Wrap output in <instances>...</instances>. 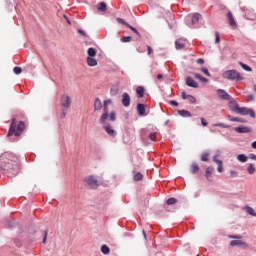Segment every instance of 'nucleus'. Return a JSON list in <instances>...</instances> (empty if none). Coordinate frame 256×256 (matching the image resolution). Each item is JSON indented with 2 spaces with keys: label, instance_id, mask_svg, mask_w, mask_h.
<instances>
[{
  "label": "nucleus",
  "instance_id": "obj_26",
  "mask_svg": "<svg viewBox=\"0 0 256 256\" xmlns=\"http://www.w3.org/2000/svg\"><path fill=\"white\" fill-rule=\"evenodd\" d=\"M119 93V87L118 86H113L110 89V95H112V97H115V95H117Z\"/></svg>",
  "mask_w": 256,
  "mask_h": 256
},
{
  "label": "nucleus",
  "instance_id": "obj_43",
  "mask_svg": "<svg viewBox=\"0 0 256 256\" xmlns=\"http://www.w3.org/2000/svg\"><path fill=\"white\" fill-rule=\"evenodd\" d=\"M186 100L189 103H195L196 99L192 96V95H188V97L186 98Z\"/></svg>",
  "mask_w": 256,
  "mask_h": 256
},
{
  "label": "nucleus",
  "instance_id": "obj_48",
  "mask_svg": "<svg viewBox=\"0 0 256 256\" xmlns=\"http://www.w3.org/2000/svg\"><path fill=\"white\" fill-rule=\"evenodd\" d=\"M215 43H219L221 41V38L219 36V32H215Z\"/></svg>",
  "mask_w": 256,
  "mask_h": 256
},
{
  "label": "nucleus",
  "instance_id": "obj_40",
  "mask_svg": "<svg viewBox=\"0 0 256 256\" xmlns=\"http://www.w3.org/2000/svg\"><path fill=\"white\" fill-rule=\"evenodd\" d=\"M200 71L204 73L207 77H211V73H209V70L205 67L201 68Z\"/></svg>",
  "mask_w": 256,
  "mask_h": 256
},
{
  "label": "nucleus",
  "instance_id": "obj_25",
  "mask_svg": "<svg viewBox=\"0 0 256 256\" xmlns=\"http://www.w3.org/2000/svg\"><path fill=\"white\" fill-rule=\"evenodd\" d=\"M101 252L104 255H109V253H111V249L109 248V246L104 244V245L101 246Z\"/></svg>",
  "mask_w": 256,
  "mask_h": 256
},
{
  "label": "nucleus",
  "instance_id": "obj_46",
  "mask_svg": "<svg viewBox=\"0 0 256 256\" xmlns=\"http://www.w3.org/2000/svg\"><path fill=\"white\" fill-rule=\"evenodd\" d=\"M109 119H110V121H115V119H116V114H115V112H111V113H110Z\"/></svg>",
  "mask_w": 256,
  "mask_h": 256
},
{
  "label": "nucleus",
  "instance_id": "obj_22",
  "mask_svg": "<svg viewBox=\"0 0 256 256\" xmlns=\"http://www.w3.org/2000/svg\"><path fill=\"white\" fill-rule=\"evenodd\" d=\"M228 119L229 121L236 122V123H246L244 119L239 117L228 116Z\"/></svg>",
  "mask_w": 256,
  "mask_h": 256
},
{
  "label": "nucleus",
  "instance_id": "obj_4",
  "mask_svg": "<svg viewBox=\"0 0 256 256\" xmlns=\"http://www.w3.org/2000/svg\"><path fill=\"white\" fill-rule=\"evenodd\" d=\"M71 103L72 99L71 96L68 94H63L60 98V107H61V113H60V119H65L67 116V111L71 109Z\"/></svg>",
  "mask_w": 256,
  "mask_h": 256
},
{
  "label": "nucleus",
  "instance_id": "obj_63",
  "mask_svg": "<svg viewBox=\"0 0 256 256\" xmlns=\"http://www.w3.org/2000/svg\"><path fill=\"white\" fill-rule=\"evenodd\" d=\"M215 127H223V124H221V123L216 124Z\"/></svg>",
  "mask_w": 256,
  "mask_h": 256
},
{
  "label": "nucleus",
  "instance_id": "obj_57",
  "mask_svg": "<svg viewBox=\"0 0 256 256\" xmlns=\"http://www.w3.org/2000/svg\"><path fill=\"white\" fill-rule=\"evenodd\" d=\"M47 234H48V232H47V230L44 232V238H43V241H42V243H46L47 242Z\"/></svg>",
  "mask_w": 256,
  "mask_h": 256
},
{
  "label": "nucleus",
  "instance_id": "obj_45",
  "mask_svg": "<svg viewBox=\"0 0 256 256\" xmlns=\"http://www.w3.org/2000/svg\"><path fill=\"white\" fill-rule=\"evenodd\" d=\"M237 175H238L237 171H235V170H231V171H230V177H231L232 179H235V177H237Z\"/></svg>",
  "mask_w": 256,
  "mask_h": 256
},
{
  "label": "nucleus",
  "instance_id": "obj_34",
  "mask_svg": "<svg viewBox=\"0 0 256 256\" xmlns=\"http://www.w3.org/2000/svg\"><path fill=\"white\" fill-rule=\"evenodd\" d=\"M247 171L249 173V175H253V173H255V166H253V164H250L247 168Z\"/></svg>",
  "mask_w": 256,
  "mask_h": 256
},
{
  "label": "nucleus",
  "instance_id": "obj_13",
  "mask_svg": "<svg viewBox=\"0 0 256 256\" xmlns=\"http://www.w3.org/2000/svg\"><path fill=\"white\" fill-rule=\"evenodd\" d=\"M199 164H197L196 162H193L190 165V173H192V175H195L196 173H199Z\"/></svg>",
  "mask_w": 256,
  "mask_h": 256
},
{
  "label": "nucleus",
  "instance_id": "obj_7",
  "mask_svg": "<svg viewBox=\"0 0 256 256\" xmlns=\"http://www.w3.org/2000/svg\"><path fill=\"white\" fill-rule=\"evenodd\" d=\"M216 94L219 97V99H222L223 101H231V96L223 89H218L216 91Z\"/></svg>",
  "mask_w": 256,
  "mask_h": 256
},
{
  "label": "nucleus",
  "instance_id": "obj_38",
  "mask_svg": "<svg viewBox=\"0 0 256 256\" xmlns=\"http://www.w3.org/2000/svg\"><path fill=\"white\" fill-rule=\"evenodd\" d=\"M22 69H21V67H14L13 68V72L15 73V75H21V73H22Z\"/></svg>",
  "mask_w": 256,
  "mask_h": 256
},
{
  "label": "nucleus",
  "instance_id": "obj_6",
  "mask_svg": "<svg viewBox=\"0 0 256 256\" xmlns=\"http://www.w3.org/2000/svg\"><path fill=\"white\" fill-rule=\"evenodd\" d=\"M86 185L90 187L91 189H97L101 183L99 182V179L95 177L94 175H89L84 179Z\"/></svg>",
  "mask_w": 256,
  "mask_h": 256
},
{
  "label": "nucleus",
  "instance_id": "obj_35",
  "mask_svg": "<svg viewBox=\"0 0 256 256\" xmlns=\"http://www.w3.org/2000/svg\"><path fill=\"white\" fill-rule=\"evenodd\" d=\"M149 140L150 141H157V132H151L149 134Z\"/></svg>",
  "mask_w": 256,
  "mask_h": 256
},
{
  "label": "nucleus",
  "instance_id": "obj_50",
  "mask_svg": "<svg viewBox=\"0 0 256 256\" xmlns=\"http://www.w3.org/2000/svg\"><path fill=\"white\" fill-rule=\"evenodd\" d=\"M169 103H170V105H173L174 107H179V103L175 100H171Z\"/></svg>",
  "mask_w": 256,
  "mask_h": 256
},
{
  "label": "nucleus",
  "instance_id": "obj_41",
  "mask_svg": "<svg viewBox=\"0 0 256 256\" xmlns=\"http://www.w3.org/2000/svg\"><path fill=\"white\" fill-rule=\"evenodd\" d=\"M126 27H128V29H131V31H133L134 33H136V35L140 36L141 34H139V31L136 30L135 27L129 25V24H126Z\"/></svg>",
  "mask_w": 256,
  "mask_h": 256
},
{
  "label": "nucleus",
  "instance_id": "obj_16",
  "mask_svg": "<svg viewBox=\"0 0 256 256\" xmlns=\"http://www.w3.org/2000/svg\"><path fill=\"white\" fill-rule=\"evenodd\" d=\"M104 129H105L106 133H108L110 135V137H115L116 132L113 129V127L107 125V126H104Z\"/></svg>",
  "mask_w": 256,
  "mask_h": 256
},
{
  "label": "nucleus",
  "instance_id": "obj_30",
  "mask_svg": "<svg viewBox=\"0 0 256 256\" xmlns=\"http://www.w3.org/2000/svg\"><path fill=\"white\" fill-rule=\"evenodd\" d=\"M108 118H109V113L104 112V113L102 114V116L100 117V122H101V123H105V121H107Z\"/></svg>",
  "mask_w": 256,
  "mask_h": 256
},
{
  "label": "nucleus",
  "instance_id": "obj_9",
  "mask_svg": "<svg viewBox=\"0 0 256 256\" xmlns=\"http://www.w3.org/2000/svg\"><path fill=\"white\" fill-rule=\"evenodd\" d=\"M213 171H215V168H213L211 166L206 168L205 177H206L207 181H213V177H212Z\"/></svg>",
  "mask_w": 256,
  "mask_h": 256
},
{
  "label": "nucleus",
  "instance_id": "obj_53",
  "mask_svg": "<svg viewBox=\"0 0 256 256\" xmlns=\"http://www.w3.org/2000/svg\"><path fill=\"white\" fill-rule=\"evenodd\" d=\"M228 237H229V239H241V236H239V235H235V236L229 235Z\"/></svg>",
  "mask_w": 256,
  "mask_h": 256
},
{
  "label": "nucleus",
  "instance_id": "obj_60",
  "mask_svg": "<svg viewBox=\"0 0 256 256\" xmlns=\"http://www.w3.org/2000/svg\"><path fill=\"white\" fill-rule=\"evenodd\" d=\"M250 159L256 160V155H255V154H251V155H250Z\"/></svg>",
  "mask_w": 256,
  "mask_h": 256
},
{
  "label": "nucleus",
  "instance_id": "obj_37",
  "mask_svg": "<svg viewBox=\"0 0 256 256\" xmlns=\"http://www.w3.org/2000/svg\"><path fill=\"white\" fill-rule=\"evenodd\" d=\"M239 65L242 67V69H244V71H252L251 67L242 62H239Z\"/></svg>",
  "mask_w": 256,
  "mask_h": 256
},
{
  "label": "nucleus",
  "instance_id": "obj_3",
  "mask_svg": "<svg viewBox=\"0 0 256 256\" xmlns=\"http://www.w3.org/2000/svg\"><path fill=\"white\" fill-rule=\"evenodd\" d=\"M229 107L233 113H237V115H249L252 119H255V111L251 108L240 107L236 102H230Z\"/></svg>",
  "mask_w": 256,
  "mask_h": 256
},
{
  "label": "nucleus",
  "instance_id": "obj_28",
  "mask_svg": "<svg viewBox=\"0 0 256 256\" xmlns=\"http://www.w3.org/2000/svg\"><path fill=\"white\" fill-rule=\"evenodd\" d=\"M238 161H240L241 163H247V156H245V154H239L237 156Z\"/></svg>",
  "mask_w": 256,
  "mask_h": 256
},
{
  "label": "nucleus",
  "instance_id": "obj_51",
  "mask_svg": "<svg viewBox=\"0 0 256 256\" xmlns=\"http://www.w3.org/2000/svg\"><path fill=\"white\" fill-rule=\"evenodd\" d=\"M196 63H198V65H203L205 63V60L203 58H200L196 60Z\"/></svg>",
  "mask_w": 256,
  "mask_h": 256
},
{
  "label": "nucleus",
  "instance_id": "obj_24",
  "mask_svg": "<svg viewBox=\"0 0 256 256\" xmlns=\"http://www.w3.org/2000/svg\"><path fill=\"white\" fill-rule=\"evenodd\" d=\"M137 111H138L139 115H141V116L145 115V105L138 104Z\"/></svg>",
  "mask_w": 256,
  "mask_h": 256
},
{
  "label": "nucleus",
  "instance_id": "obj_8",
  "mask_svg": "<svg viewBox=\"0 0 256 256\" xmlns=\"http://www.w3.org/2000/svg\"><path fill=\"white\" fill-rule=\"evenodd\" d=\"M122 105L123 107H129L131 105V96L127 92L122 94Z\"/></svg>",
  "mask_w": 256,
  "mask_h": 256
},
{
  "label": "nucleus",
  "instance_id": "obj_39",
  "mask_svg": "<svg viewBox=\"0 0 256 256\" xmlns=\"http://www.w3.org/2000/svg\"><path fill=\"white\" fill-rule=\"evenodd\" d=\"M131 36H125V37H122L121 38V42L122 43H129V42H131Z\"/></svg>",
  "mask_w": 256,
  "mask_h": 256
},
{
  "label": "nucleus",
  "instance_id": "obj_11",
  "mask_svg": "<svg viewBox=\"0 0 256 256\" xmlns=\"http://www.w3.org/2000/svg\"><path fill=\"white\" fill-rule=\"evenodd\" d=\"M234 131H236V133H251V128L247 126H240L234 128Z\"/></svg>",
  "mask_w": 256,
  "mask_h": 256
},
{
  "label": "nucleus",
  "instance_id": "obj_54",
  "mask_svg": "<svg viewBox=\"0 0 256 256\" xmlns=\"http://www.w3.org/2000/svg\"><path fill=\"white\" fill-rule=\"evenodd\" d=\"M181 97H182V99L187 100V98L189 97V95H187V93H185V92H182V93H181Z\"/></svg>",
  "mask_w": 256,
  "mask_h": 256
},
{
  "label": "nucleus",
  "instance_id": "obj_14",
  "mask_svg": "<svg viewBox=\"0 0 256 256\" xmlns=\"http://www.w3.org/2000/svg\"><path fill=\"white\" fill-rule=\"evenodd\" d=\"M103 109V104L101 103V99L96 98L94 102V111H101Z\"/></svg>",
  "mask_w": 256,
  "mask_h": 256
},
{
  "label": "nucleus",
  "instance_id": "obj_1",
  "mask_svg": "<svg viewBox=\"0 0 256 256\" xmlns=\"http://www.w3.org/2000/svg\"><path fill=\"white\" fill-rule=\"evenodd\" d=\"M0 167L7 171L9 177L19 175V158L11 152H5L0 156Z\"/></svg>",
  "mask_w": 256,
  "mask_h": 256
},
{
  "label": "nucleus",
  "instance_id": "obj_62",
  "mask_svg": "<svg viewBox=\"0 0 256 256\" xmlns=\"http://www.w3.org/2000/svg\"><path fill=\"white\" fill-rule=\"evenodd\" d=\"M252 148H253V149H256V141H254V142L252 143Z\"/></svg>",
  "mask_w": 256,
  "mask_h": 256
},
{
  "label": "nucleus",
  "instance_id": "obj_21",
  "mask_svg": "<svg viewBox=\"0 0 256 256\" xmlns=\"http://www.w3.org/2000/svg\"><path fill=\"white\" fill-rule=\"evenodd\" d=\"M199 19H201V14L195 13L192 15V25H197L199 23Z\"/></svg>",
  "mask_w": 256,
  "mask_h": 256
},
{
  "label": "nucleus",
  "instance_id": "obj_58",
  "mask_svg": "<svg viewBox=\"0 0 256 256\" xmlns=\"http://www.w3.org/2000/svg\"><path fill=\"white\" fill-rule=\"evenodd\" d=\"M148 49V55H151V53H153V48H151V46H147Z\"/></svg>",
  "mask_w": 256,
  "mask_h": 256
},
{
  "label": "nucleus",
  "instance_id": "obj_61",
  "mask_svg": "<svg viewBox=\"0 0 256 256\" xmlns=\"http://www.w3.org/2000/svg\"><path fill=\"white\" fill-rule=\"evenodd\" d=\"M157 79H163V74H158Z\"/></svg>",
  "mask_w": 256,
  "mask_h": 256
},
{
  "label": "nucleus",
  "instance_id": "obj_17",
  "mask_svg": "<svg viewBox=\"0 0 256 256\" xmlns=\"http://www.w3.org/2000/svg\"><path fill=\"white\" fill-rule=\"evenodd\" d=\"M193 76L195 77V79H198L199 81H201L202 83H209V79L203 77L201 74L199 73H194Z\"/></svg>",
  "mask_w": 256,
  "mask_h": 256
},
{
  "label": "nucleus",
  "instance_id": "obj_20",
  "mask_svg": "<svg viewBox=\"0 0 256 256\" xmlns=\"http://www.w3.org/2000/svg\"><path fill=\"white\" fill-rule=\"evenodd\" d=\"M178 115H180V117H193V114L187 110H179Z\"/></svg>",
  "mask_w": 256,
  "mask_h": 256
},
{
  "label": "nucleus",
  "instance_id": "obj_5",
  "mask_svg": "<svg viewBox=\"0 0 256 256\" xmlns=\"http://www.w3.org/2000/svg\"><path fill=\"white\" fill-rule=\"evenodd\" d=\"M224 79H228L230 81H243V76L237 70H228L223 72L222 74Z\"/></svg>",
  "mask_w": 256,
  "mask_h": 256
},
{
  "label": "nucleus",
  "instance_id": "obj_55",
  "mask_svg": "<svg viewBox=\"0 0 256 256\" xmlns=\"http://www.w3.org/2000/svg\"><path fill=\"white\" fill-rule=\"evenodd\" d=\"M213 161H214V163H217V165H219V163H222L223 161H221V160H218L217 159V156H214L213 157Z\"/></svg>",
  "mask_w": 256,
  "mask_h": 256
},
{
  "label": "nucleus",
  "instance_id": "obj_64",
  "mask_svg": "<svg viewBox=\"0 0 256 256\" xmlns=\"http://www.w3.org/2000/svg\"><path fill=\"white\" fill-rule=\"evenodd\" d=\"M143 235H144V237H147V235L145 234V231H143Z\"/></svg>",
  "mask_w": 256,
  "mask_h": 256
},
{
  "label": "nucleus",
  "instance_id": "obj_31",
  "mask_svg": "<svg viewBox=\"0 0 256 256\" xmlns=\"http://www.w3.org/2000/svg\"><path fill=\"white\" fill-rule=\"evenodd\" d=\"M87 53L89 57H95V55H97V51H95V48H89Z\"/></svg>",
  "mask_w": 256,
  "mask_h": 256
},
{
  "label": "nucleus",
  "instance_id": "obj_59",
  "mask_svg": "<svg viewBox=\"0 0 256 256\" xmlns=\"http://www.w3.org/2000/svg\"><path fill=\"white\" fill-rule=\"evenodd\" d=\"M111 103H112V101L111 100H106V101H104V105H111Z\"/></svg>",
  "mask_w": 256,
  "mask_h": 256
},
{
  "label": "nucleus",
  "instance_id": "obj_56",
  "mask_svg": "<svg viewBox=\"0 0 256 256\" xmlns=\"http://www.w3.org/2000/svg\"><path fill=\"white\" fill-rule=\"evenodd\" d=\"M103 111L104 113H109V107L106 104L103 105Z\"/></svg>",
  "mask_w": 256,
  "mask_h": 256
},
{
  "label": "nucleus",
  "instance_id": "obj_19",
  "mask_svg": "<svg viewBox=\"0 0 256 256\" xmlns=\"http://www.w3.org/2000/svg\"><path fill=\"white\" fill-rule=\"evenodd\" d=\"M136 93L139 99H142L143 95H145V88H143V86L137 87Z\"/></svg>",
  "mask_w": 256,
  "mask_h": 256
},
{
  "label": "nucleus",
  "instance_id": "obj_47",
  "mask_svg": "<svg viewBox=\"0 0 256 256\" xmlns=\"http://www.w3.org/2000/svg\"><path fill=\"white\" fill-rule=\"evenodd\" d=\"M201 124L203 127H207V125H209V123H207V121L205 120V118H200Z\"/></svg>",
  "mask_w": 256,
  "mask_h": 256
},
{
  "label": "nucleus",
  "instance_id": "obj_23",
  "mask_svg": "<svg viewBox=\"0 0 256 256\" xmlns=\"http://www.w3.org/2000/svg\"><path fill=\"white\" fill-rule=\"evenodd\" d=\"M87 64L89 65V67H95L97 66V60L94 59L93 57H88Z\"/></svg>",
  "mask_w": 256,
  "mask_h": 256
},
{
  "label": "nucleus",
  "instance_id": "obj_52",
  "mask_svg": "<svg viewBox=\"0 0 256 256\" xmlns=\"http://www.w3.org/2000/svg\"><path fill=\"white\" fill-rule=\"evenodd\" d=\"M78 33L80 34V35H82V37H87V33H85V31L84 30H78Z\"/></svg>",
  "mask_w": 256,
  "mask_h": 256
},
{
  "label": "nucleus",
  "instance_id": "obj_27",
  "mask_svg": "<svg viewBox=\"0 0 256 256\" xmlns=\"http://www.w3.org/2000/svg\"><path fill=\"white\" fill-rule=\"evenodd\" d=\"M175 47H176V49H183L185 47V43H183V41H181V40H176Z\"/></svg>",
  "mask_w": 256,
  "mask_h": 256
},
{
  "label": "nucleus",
  "instance_id": "obj_44",
  "mask_svg": "<svg viewBox=\"0 0 256 256\" xmlns=\"http://www.w3.org/2000/svg\"><path fill=\"white\" fill-rule=\"evenodd\" d=\"M217 171L218 173H223V162H219Z\"/></svg>",
  "mask_w": 256,
  "mask_h": 256
},
{
  "label": "nucleus",
  "instance_id": "obj_36",
  "mask_svg": "<svg viewBox=\"0 0 256 256\" xmlns=\"http://www.w3.org/2000/svg\"><path fill=\"white\" fill-rule=\"evenodd\" d=\"M167 205H175V203H177V199L176 198H169L167 201H166Z\"/></svg>",
  "mask_w": 256,
  "mask_h": 256
},
{
  "label": "nucleus",
  "instance_id": "obj_49",
  "mask_svg": "<svg viewBox=\"0 0 256 256\" xmlns=\"http://www.w3.org/2000/svg\"><path fill=\"white\" fill-rule=\"evenodd\" d=\"M117 21L121 23V25H129L125 20H123V18H117Z\"/></svg>",
  "mask_w": 256,
  "mask_h": 256
},
{
  "label": "nucleus",
  "instance_id": "obj_10",
  "mask_svg": "<svg viewBox=\"0 0 256 256\" xmlns=\"http://www.w3.org/2000/svg\"><path fill=\"white\" fill-rule=\"evenodd\" d=\"M186 85L188 87H193L194 89H197L199 87V84L191 77L186 78Z\"/></svg>",
  "mask_w": 256,
  "mask_h": 256
},
{
  "label": "nucleus",
  "instance_id": "obj_29",
  "mask_svg": "<svg viewBox=\"0 0 256 256\" xmlns=\"http://www.w3.org/2000/svg\"><path fill=\"white\" fill-rule=\"evenodd\" d=\"M246 211L249 215H251L252 217H256V212L255 209H253L252 207H246Z\"/></svg>",
  "mask_w": 256,
  "mask_h": 256
},
{
  "label": "nucleus",
  "instance_id": "obj_2",
  "mask_svg": "<svg viewBox=\"0 0 256 256\" xmlns=\"http://www.w3.org/2000/svg\"><path fill=\"white\" fill-rule=\"evenodd\" d=\"M23 131H25V123L20 121L17 125V119L12 118L7 136L11 137L12 135H15V137H19Z\"/></svg>",
  "mask_w": 256,
  "mask_h": 256
},
{
  "label": "nucleus",
  "instance_id": "obj_33",
  "mask_svg": "<svg viewBox=\"0 0 256 256\" xmlns=\"http://www.w3.org/2000/svg\"><path fill=\"white\" fill-rule=\"evenodd\" d=\"M201 161L207 162L209 161V152H204L201 156Z\"/></svg>",
  "mask_w": 256,
  "mask_h": 256
},
{
  "label": "nucleus",
  "instance_id": "obj_18",
  "mask_svg": "<svg viewBox=\"0 0 256 256\" xmlns=\"http://www.w3.org/2000/svg\"><path fill=\"white\" fill-rule=\"evenodd\" d=\"M97 10H98V11H101L102 13H105V11H107V3H105V2H100V3L97 5Z\"/></svg>",
  "mask_w": 256,
  "mask_h": 256
},
{
  "label": "nucleus",
  "instance_id": "obj_12",
  "mask_svg": "<svg viewBox=\"0 0 256 256\" xmlns=\"http://www.w3.org/2000/svg\"><path fill=\"white\" fill-rule=\"evenodd\" d=\"M237 245H240L242 247H248L247 243H245L241 240H232L230 242V247H236Z\"/></svg>",
  "mask_w": 256,
  "mask_h": 256
},
{
  "label": "nucleus",
  "instance_id": "obj_32",
  "mask_svg": "<svg viewBox=\"0 0 256 256\" xmlns=\"http://www.w3.org/2000/svg\"><path fill=\"white\" fill-rule=\"evenodd\" d=\"M133 179L134 181H141V179H143V174L138 172L134 175Z\"/></svg>",
  "mask_w": 256,
  "mask_h": 256
},
{
  "label": "nucleus",
  "instance_id": "obj_15",
  "mask_svg": "<svg viewBox=\"0 0 256 256\" xmlns=\"http://www.w3.org/2000/svg\"><path fill=\"white\" fill-rule=\"evenodd\" d=\"M227 17H228V21H229V24L231 25V27H237V22H235V18L233 17V13L228 12Z\"/></svg>",
  "mask_w": 256,
  "mask_h": 256
},
{
  "label": "nucleus",
  "instance_id": "obj_42",
  "mask_svg": "<svg viewBox=\"0 0 256 256\" xmlns=\"http://www.w3.org/2000/svg\"><path fill=\"white\" fill-rule=\"evenodd\" d=\"M246 101H247L248 103H251V101H255V96L252 95V94L248 95V96L246 97Z\"/></svg>",
  "mask_w": 256,
  "mask_h": 256
}]
</instances>
